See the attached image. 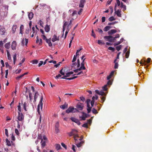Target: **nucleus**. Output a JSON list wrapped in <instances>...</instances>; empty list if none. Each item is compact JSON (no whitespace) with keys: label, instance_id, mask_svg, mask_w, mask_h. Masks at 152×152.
<instances>
[{"label":"nucleus","instance_id":"79ce46f5","mask_svg":"<svg viewBox=\"0 0 152 152\" xmlns=\"http://www.w3.org/2000/svg\"><path fill=\"white\" fill-rule=\"evenodd\" d=\"M38 61L37 60H33L31 61L32 63L33 64H37L38 63Z\"/></svg>","mask_w":152,"mask_h":152},{"label":"nucleus","instance_id":"ddd939ff","mask_svg":"<svg viewBox=\"0 0 152 152\" xmlns=\"http://www.w3.org/2000/svg\"><path fill=\"white\" fill-rule=\"evenodd\" d=\"M59 40V37H57L56 34H55L53 37L52 39V41L53 42H54L56 40Z\"/></svg>","mask_w":152,"mask_h":152},{"label":"nucleus","instance_id":"aec40b11","mask_svg":"<svg viewBox=\"0 0 152 152\" xmlns=\"http://www.w3.org/2000/svg\"><path fill=\"white\" fill-rule=\"evenodd\" d=\"M44 29L46 32H48L50 30V26L47 25L45 26Z\"/></svg>","mask_w":152,"mask_h":152},{"label":"nucleus","instance_id":"6ab92c4d","mask_svg":"<svg viewBox=\"0 0 152 152\" xmlns=\"http://www.w3.org/2000/svg\"><path fill=\"white\" fill-rule=\"evenodd\" d=\"M114 71H112L111 73H110V75L107 76V80H110L112 77L113 75L114 74Z\"/></svg>","mask_w":152,"mask_h":152},{"label":"nucleus","instance_id":"de8ad7c7","mask_svg":"<svg viewBox=\"0 0 152 152\" xmlns=\"http://www.w3.org/2000/svg\"><path fill=\"white\" fill-rule=\"evenodd\" d=\"M82 126L83 127H85V128H88V123H85L83 124L82 125Z\"/></svg>","mask_w":152,"mask_h":152},{"label":"nucleus","instance_id":"4d7b16f0","mask_svg":"<svg viewBox=\"0 0 152 152\" xmlns=\"http://www.w3.org/2000/svg\"><path fill=\"white\" fill-rule=\"evenodd\" d=\"M91 32H92L91 35L93 37H94V38H95L96 37V35H95V34L94 33V30L93 29L92 30Z\"/></svg>","mask_w":152,"mask_h":152},{"label":"nucleus","instance_id":"72a5a7b5","mask_svg":"<svg viewBox=\"0 0 152 152\" xmlns=\"http://www.w3.org/2000/svg\"><path fill=\"white\" fill-rule=\"evenodd\" d=\"M85 59V58H84L82 62L81 63V66L83 67V70H85L86 69V68L84 66V61Z\"/></svg>","mask_w":152,"mask_h":152},{"label":"nucleus","instance_id":"c03bdc74","mask_svg":"<svg viewBox=\"0 0 152 152\" xmlns=\"http://www.w3.org/2000/svg\"><path fill=\"white\" fill-rule=\"evenodd\" d=\"M107 85H105L104 86H103L102 88L103 89V90L104 91H106L107 90Z\"/></svg>","mask_w":152,"mask_h":152},{"label":"nucleus","instance_id":"a18cd8bd","mask_svg":"<svg viewBox=\"0 0 152 152\" xmlns=\"http://www.w3.org/2000/svg\"><path fill=\"white\" fill-rule=\"evenodd\" d=\"M92 113L94 114H97L98 112L96 110L95 108H93L92 110Z\"/></svg>","mask_w":152,"mask_h":152},{"label":"nucleus","instance_id":"774afa93","mask_svg":"<svg viewBox=\"0 0 152 152\" xmlns=\"http://www.w3.org/2000/svg\"><path fill=\"white\" fill-rule=\"evenodd\" d=\"M43 63V61H40L38 65V66L40 67V66L42 65Z\"/></svg>","mask_w":152,"mask_h":152},{"label":"nucleus","instance_id":"39448f33","mask_svg":"<svg viewBox=\"0 0 152 152\" xmlns=\"http://www.w3.org/2000/svg\"><path fill=\"white\" fill-rule=\"evenodd\" d=\"M18 121H22L24 119V116L21 112H18V115L17 117Z\"/></svg>","mask_w":152,"mask_h":152},{"label":"nucleus","instance_id":"b1692460","mask_svg":"<svg viewBox=\"0 0 152 152\" xmlns=\"http://www.w3.org/2000/svg\"><path fill=\"white\" fill-rule=\"evenodd\" d=\"M21 104L23 105V108L24 109V110L25 111H27L26 109V105H27V103L26 102H25L23 103L22 101Z\"/></svg>","mask_w":152,"mask_h":152},{"label":"nucleus","instance_id":"bb28decb","mask_svg":"<svg viewBox=\"0 0 152 152\" xmlns=\"http://www.w3.org/2000/svg\"><path fill=\"white\" fill-rule=\"evenodd\" d=\"M17 28V26L16 25H14L12 26V31L13 33H14L16 31V29Z\"/></svg>","mask_w":152,"mask_h":152},{"label":"nucleus","instance_id":"f03ea898","mask_svg":"<svg viewBox=\"0 0 152 152\" xmlns=\"http://www.w3.org/2000/svg\"><path fill=\"white\" fill-rule=\"evenodd\" d=\"M78 111L75 109L73 107L70 106L66 110V113H75Z\"/></svg>","mask_w":152,"mask_h":152},{"label":"nucleus","instance_id":"0eeeda50","mask_svg":"<svg viewBox=\"0 0 152 152\" xmlns=\"http://www.w3.org/2000/svg\"><path fill=\"white\" fill-rule=\"evenodd\" d=\"M6 31L5 28L0 25V34L1 35H4Z\"/></svg>","mask_w":152,"mask_h":152},{"label":"nucleus","instance_id":"2f4dec72","mask_svg":"<svg viewBox=\"0 0 152 152\" xmlns=\"http://www.w3.org/2000/svg\"><path fill=\"white\" fill-rule=\"evenodd\" d=\"M74 19H73L72 20H71L70 21H69V24L68 25V26H67V30H68V31H69L71 27H69V26H70L72 23V20H73Z\"/></svg>","mask_w":152,"mask_h":152},{"label":"nucleus","instance_id":"8fccbe9b","mask_svg":"<svg viewBox=\"0 0 152 152\" xmlns=\"http://www.w3.org/2000/svg\"><path fill=\"white\" fill-rule=\"evenodd\" d=\"M108 49L109 50H111L113 52L115 50V49L114 48H113L111 47H109L108 48Z\"/></svg>","mask_w":152,"mask_h":152},{"label":"nucleus","instance_id":"7c9ffc66","mask_svg":"<svg viewBox=\"0 0 152 152\" xmlns=\"http://www.w3.org/2000/svg\"><path fill=\"white\" fill-rule=\"evenodd\" d=\"M28 92L29 93V97L30 99V102H31L32 99V94L30 92V91L29 90L28 91Z\"/></svg>","mask_w":152,"mask_h":152},{"label":"nucleus","instance_id":"f704fd0d","mask_svg":"<svg viewBox=\"0 0 152 152\" xmlns=\"http://www.w3.org/2000/svg\"><path fill=\"white\" fill-rule=\"evenodd\" d=\"M10 43L9 42L6 43L4 45V47L6 49H9L10 48Z\"/></svg>","mask_w":152,"mask_h":152},{"label":"nucleus","instance_id":"5701e85b","mask_svg":"<svg viewBox=\"0 0 152 152\" xmlns=\"http://www.w3.org/2000/svg\"><path fill=\"white\" fill-rule=\"evenodd\" d=\"M121 11L119 10H118L117 11L115 12V13L119 17H121Z\"/></svg>","mask_w":152,"mask_h":152},{"label":"nucleus","instance_id":"680f3d73","mask_svg":"<svg viewBox=\"0 0 152 152\" xmlns=\"http://www.w3.org/2000/svg\"><path fill=\"white\" fill-rule=\"evenodd\" d=\"M76 56H75V55L74 56L73 58L72 61V62H74L75 61H76Z\"/></svg>","mask_w":152,"mask_h":152},{"label":"nucleus","instance_id":"f257e3e1","mask_svg":"<svg viewBox=\"0 0 152 152\" xmlns=\"http://www.w3.org/2000/svg\"><path fill=\"white\" fill-rule=\"evenodd\" d=\"M83 137L82 136L80 138H76V136L74 137V140L75 141V144L78 148L81 147L84 143V141L82 140Z\"/></svg>","mask_w":152,"mask_h":152},{"label":"nucleus","instance_id":"423d86ee","mask_svg":"<svg viewBox=\"0 0 152 152\" xmlns=\"http://www.w3.org/2000/svg\"><path fill=\"white\" fill-rule=\"evenodd\" d=\"M75 132H77V131L75 129H73L72 130V131L69 133L68 134H69V135L70 136H71L72 135H74V137L76 136V138H79V136L78 134H76L75 133H74Z\"/></svg>","mask_w":152,"mask_h":152},{"label":"nucleus","instance_id":"0e129e2a","mask_svg":"<svg viewBox=\"0 0 152 152\" xmlns=\"http://www.w3.org/2000/svg\"><path fill=\"white\" fill-rule=\"evenodd\" d=\"M15 133L17 135H19V132L18 130L17 129H15Z\"/></svg>","mask_w":152,"mask_h":152},{"label":"nucleus","instance_id":"1a4fd4ad","mask_svg":"<svg viewBox=\"0 0 152 152\" xmlns=\"http://www.w3.org/2000/svg\"><path fill=\"white\" fill-rule=\"evenodd\" d=\"M104 38L106 40L110 42H113V40H112V36H105L104 37Z\"/></svg>","mask_w":152,"mask_h":152},{"label":"nucleus","instance_id":"bf43d9fd","mask_svg":"<svg viewBox=\"0 0 152 152\" xmlns=\"http://www.w3.org/2000/svg\"><path fill=\"white\" fill-rule=\"evenodd\" d=\"M61 145L64 148L66 149H67V146H66L65 145V144L64 143L62 142L61 143Z\"/></svg>","mask_w":152,"mask_h":152},{"label":"nucleus","instance_id":"5fc2aeb1","mask_svg":"<svg viewBox=\"0 0 152 152\" xmlns=\"http://www.w3.org/2000/svg\"><path fill=\"white\" fill-rule=\"evenodd\" d=\"M25 58H23L22 59V60H21V62L19 63V65H21L24 62V61H25Z\"/></svg>","mask_w":152,"mask_h":152},{"label":"nucleus","instance_id":"cd10ccee","mask_svg":"<svg viewBox=\"0 0 152 152\" xmlns=\"http://www.w3.org/2000/svg\"><path fill=\"white\" fill-rule=\"evenodd\" d=\"M56 148L57 150H59L61 149V145L59 144H57L56 145Z\"/></svg>","mask_w":152,"mask_h":152},{"label":"nucleus","instance_id":"4c0bfd02","mask_svg":"<svg viewBox=\"0 0 152 152\" xmlns=\"http://www.w3.org/2000/svg\"><path fill=\"white\" fill-rule=\"evenodd\" d=\"M94 97H93L92 98V100L91 101V107H93L94 105V102L95 101H94Z\"/></svg>","mask_w":152,"mask_h":152},{"label":"nucleus","instance_id":"e433bc0d","mask_svg":"<svg viewBox=\"0 0 152 152\" xmlns=\"http://www.w3.org/2000/svg\"><path fill=\"white\" fill-rule=\"evenodd\" d=\"M6 140L7 143V145L8 146H11V144L10 141H9L7 139H6Z\"/></svg>","mask_w":152,"mask_h":152},{"label":"nucleus","instance_id":"e2e57ef3","mask_svg":"<svg viewBox=\"0 0 152 152\" xmlns=\"http://www.w3.org/2000/svg\"><path fill=\"white\" fill-rule=\"evenodd\" d=\"M6 67H9V69H11V67L10 65L7 62H6L5 63Z\"/></svg>","mask_w":152,"mask_h":152},{"label":"nucleus","instance_id":"ea45409f","mask_svg":"<svg viewBox=\"0 0 152 152\" xmlns=\"http://www.w3.org/2000/svg\"><path fill=\"white\" fill-rule=\"evenodd\" d=\"M32 29L33 32V34H34L35 35L36 34L37 32V31L35 30V28L34 27H33L32 28Z\"/></svg>","mask_w":152,"mask_h":152},{"label":"nucleus","instance_id":"f3484780","mask_svg":"<svg viewBox=\"0 0 152 152\" xmlns=\"http://www.w3.org/2000/svg\"><path fill=\"white\" fill-rule=\"evenodd\" d=\"M117 32V31L115 29H112L108 32V34L109 35H112Z\"/></svg>","mask_w":152,"mask_h":152},{"label":"nucleus","instance_id":"2eb2a0df","mask_svg":"<svg viewBox=\"0 0 152 152\" xmlns=\"http://www.w3.org/2000/svg\"><path fill=\"white\" fill-rule=\"evenodd\" d=\"M45 41L48 44V45L49 47H51L52 46V43L51 42V38L46 39Z\"/></svg>","mask_w":152,"mask_h":152},{"label":"nucleus","instance_id":"f8f14e48","mask_svg":"<svg viewBox=\"0 0 152 152\" xmlns=\"http://www.w3.org/2000/svg\"><path fill=\"white\" fill-rule=\"evenodd\" d=\"M39 94L38 93L37 91H36L35 93V94L34 96V103L36 102L37 98L38 97V96H39Z\"/></svg>","mask_w":152,"mask_h":152},{"label":"nucleus","instance_id":"4be33fe9","mask_svg":"<svg viewBox=\"0 0 152 152\" xmlns=\"http://www.w3.org/2000/svg\"><path fill=\"white\" fill-rule=\"evenodd\" d=\"M73 74V72H67L66 74V75H64V77H69L70 76V75H72Z\"/></svg>","mask_w":152,"mask_h":152},{"label":"nucleus","instance_id":"603ef678","mask_svg":"<svg viewBox=\"0 0 152 152\" xmlns=\"http://www.w3.org/2000/svg\"><path fill=\"white\" fill-rule=\"evenodd\" d=\"M63 68H62L60 70L59 72L62 75H64L65 73L63 71Z\"/></svg>","mask_w":152,"mask_h":152},{"label":"nucleus","instance_id":"dca6fc26","mask_svg":"<svg viewBox=\"0 0 152 152\" xmlns=\"http://www.w3.org/2000/svg\"><path fill=\"white\" fill-rule=\"evenodd\" d=\"M41 145L42 148H44L46 145L45 141H43V139H41Z\"/></svg>","mask_w":152,"mask_h":152},{"label":"nucleus","instance_id":"a19ab883","mask_svg":"<svg viewBox=\"0 0 152 152\" xmlns=\"http://www.w3.org/2000/svg\"><path fill=\"white\" fill-rule=\"evenodd\" d=\"M115 20V19L113 16H111L109 18L108 20L110 21H112L113 20Z\"/></svg>","mask_w":152,"mask_h":152},{"label":"nucleus","instance_id":"6e6552de","mask_svg":"<svg viewBox=\"0 0 152 152\" xmlns=\"http://www.w3.org/2000/svg\"><path fill=\"white\" fill-rule=\"evenodd\" d=\"M71 120L73 122L77 123L78 125H80V123L79 120L73 117L70 118Z\"/></svg>","mask_w":152,"mask_h":152},{"label":"nucleus","instance_id":"393cba45","mask_svg":"<svg viewBox=\"0 0 152 152\" xmlns=\"http://www.w3.org/2000/svg\"><path fill=\"white\" fill-rule=\"evenodd\" d=\"M83 115L82 117V119L83 120H85L86 118L87 117V114L84 113H83Z\"/></svg>","mask_w":152,"mask_h":152},{"label":"nucleus","instance_id":"a211bd4d","mask_svg":"<svg viewBox=\"0 0 152 152\" xmlns=\"http://www.w3.org/2000/svg\"><path fill=\"white\" fill-rule=\"evenodd\" d=\"M34 14L32 12H30L28 13V18L30 20H31L32 19L33 17Z\"/></svg>","mask_w":152,"mask_h":152},{"label":"nucleus","instance_id":"13d9d810","mask_svg":"<svg viewBox=\"0 0 152 152\" xmlns=\"http://www.w3.org/2000/svg\"><path fill=\"white\" fill-rule=\"evenodd\" d=\"M5 133L6 135L8 137V130L7 129H5Z\"/></svg>","mask_w":152,"mask_h":152},{"label":"nucleus","instance_id":"338daca9","mask_svg":"<svg viewBox=\"0 0 152 152\" xmlns=\"http://www.w3.org/2000/svg\"><path fill=\"white\" fill-rule=\"evenodd\" d=\"M91 107H88V108L87 109V110L88 111V113H89L91 112Z\"/></svg>","mask_w":152,"mask_h":152},{"label":"nucleus","instance_id":"4468645a","mask_svg":"<svg viewBox=\"0 0 152 152\" xmlns=\"http://www.w3.org/2000/svg\"><path fill=\"white\" fill-rule=\"evenodd\" d=\"M85 2V0H81L79 4V7L83 8L84 7V4Z\"/></svg>","mask_w":152,"mask_h":152},{"label":"nucleus","instance_id":"a878e982","mask_svg":"<svg viewBox=\"0 0 152 152\" xmlns=\"http://www.w3.org/2000/svg\"><path fill=\"white\" fill-rule=\"evenodd\" d=\"M112 27L110 26H107L104 27V31H108Z\"/></svg>","mask_w":152,"mask_h":152},{"label":"nucleus","instance_id":"69168bd1","mask_svg":"<svg viewBox=\"0 0 152 152\" xmlns=\"http://www.w3.org/2000/svg\"><path fill=\"white\" fill-rule=\"evenodd\" d=\"M59 123L58 122H57L56 123L55 126V128H59Z\"/></svg>","mask_w":152,"mask_h":152},{"label":"nucleus","instance_id":"864d4df0","mask_svg":"<svg viewBox=\"0 0 152 152\" xmlns=\"http://www.w3.org/2000/svg\"><path fill=\"white\" fill-rule=\"evenodd\" d=\"M76 147L75 145H72V149L75 152L76 151Z\"/></svg>","mask_w":152,"mask_h":152},{"label":"nucleus","instance_id":"9b49d317","mask_svg":"<svg viewBox=\"0 0 152 152\" xmlns=\"http://www.w3.org/2000/svg\"><path fill=\"white\" fill-rule=\"evenodd\" d=\"M16 42L15 41H13L12 43V45H11L12 49L13 50H15L16 49Z\"/></svg>","mask_w":152,"mask_h":152},{"label":"nucleus","instance_id":"7ed1b4c3","mask_svg":"<svg viewBox=\"0 0 152 152\" xmlns=\"http://www.w3.org/2000/svg\"><path fill=\"white\" fill-rule=\"evenodd\" d=\"M43 99V96L42 95L41 98L40 99L39 102V103L37 106V112L39 114V109L40 107H41V108L42 109V105L43 103L42 102V101Z\"/></svg>","mask_w":152,"mask_h":152},{"label":"nucleus","instance_id":"58836bf2","mask_svg":"<svg viewBox=\"0 0 152 152\" xmlns=\"http://www.w3.org/2000/svg\"><path fill=\"white\" fill-rule=\"evenodd\" d=\"M130 53V51H128L126 53L125 55V57L126 58H129Z\"/></svg>","mask_w":152,"mask_h":152},{"label":"nucleus","instance_id":"412c9836","mask_svg":"<svg viewBox=\"0 0 152 152\" xmlns=\"http://www.w3.org/2000/svg\"><path fill=\"white\" fill-rule=\"evenodd\" d=\"M67 107L68 104L66 102H65L64 104L61 105L60 106V107L63 110L64 109L66 108H67Z\"/></svg>","mask_w":152,"mask_h":152},{"label":"nucleus","instance_id":"c85d7f7f","mask_svg":"<svg viewBox=\"0 0 152 152\" xmlns=\"http://www.w3.org/2000/svg\"><path fill=\"white\" fill-rule=\"evenodd\" d=\"M68 24V22L66 21L64 22V24L63 28V31L64 32L65 30V28L66 26Z\"/></svg>","mask_w":152,"mask_h":152},{"label":"nucleus","instance_id":"c9c22d12","mask_svg":"<svg viewBox=\"0 0 152 152\" xmlns=\"http://www.w3.org/2000/svg\"><path fill=\"white\" fill-rule=\"evenodd\" d=\"M116 59H115L114 61V63H115L114 68L115 69H117L118 67V63L116 62Z\"/></svg>","mask_w":152,"mask_h":152},{"label":"nucleus","instance_id":"09e8293b","mask_svg":"<svg viewBox=\"0 0 152 152\" xmlns=\"http://www.w3.org/2000/svg\"><path fill=\"white\" fill-rule=\"evenodd\" d=\"M121 47H122V45H120L119 46L116 47V49L118 51H119V50H121Z\"/></svg>","mask_w":152,"mask_h":152},{"label":"nucleus","instance_id":"20e7f679","mask_svg":"<svg viewBox=\"0 0 152 152\" xmlns=\"http://www.w3.org/2000/svg\"><path fill=\"white\" fill-rule=\"evenodd\" d=\"M76 108L75 109L78 111L77 112H79V110H82L84 107L83 105L80 102H78L76 106Z\"/></svg>","mask_w":152,"mask_h":152},{"label":"nucleus","instance_id":"49530a36","mask_svg":"<svg viewBox=\"0 0 152 152\" xmlns=\"http://www.w3.org/2000/svg\"><path fill=\"white\" fill-rule=\"evenodd\" d=\"M96 31H98V32L100 33V34H102L103 33L102 30L99 28H98L97 29H96Z\"/></svg>","mask_w":152,"mask_h":152},{"label":"nucleus","instance_id":"052dcab7","mask_svg":"<svg viewBox=\"0 0 152 152\" xmlns=\"http://www.w3.org/2000/svg\"><path fill=\"white\" fill-rule=\"evenodd\" d=\"M23 75H22L20 76H18L17 77H16V79L17 80H18L20 79V78H22L23 77Z\"/></svg>","mask_w":152,"mask_h":152},{"label":"nucleus","instance_id":"9d476101","mask_svg":"<svg viewBox=\"0 0 152 152\" xmlns=\"http://www.w3.org/2000/svg\"><path fill=\"white\" fill-rule=\"evenodd\" d=\"M95 92L96 93L101 95V96H105L106 95V94L104 92L102 91H99V90H96L95 91Z\"/></svg>","mask_w":152,"mask_h":152},{"label":"nucleus","instance_id":"3c124183","mask_svg":"<svg viewBox=\"0 0 152 152\" xmlns=\"http://www.w3.org/2000/svg\"><path fill=\"white\" fill-rule=\"evenodd\" d=\"M100 98H101V100L102 102L103 103L105 99V97L104 96H101Z\"/></svg>","mask_w":152,"mask_h":152},{"label":"nucleus","instance_id":"37998d69","mask_svg":"<svg viewBox=\"0 0 152 152\" xmlns=\"http://www.w3.org/2000/svg\"><path fill=\"white\" fill-rule=\"evenodd\" d=\"M121 8H122L124 9V10H126V6L123 4V3L121 2Z\"/></svg>","mask_w":152,"mask_h":152},{"label":"nucleus","instance_id":"6e6d98bb","mask_svg":"<svg viewBox=\"0 0 152 152\" xmlns=\"http://www.w3.org/2000/svg\"><path fill=\"white\" fill-rule=\"evenodd\" d=\"M117 21H115L112 23H109L108 24V25H114L115 24L117 23Z\"/></svg>","mask_w":152,"mask_h":152},{"label":"nucleus","instance_id":"c756f323","mask_svg":"<svg viewBox=\"0 0 152 152\" xmlns=\"http://www.w3.org/2000/svg\"><path fill=\"white\" fill-rule=\"evenodd\" d=\"M7 55L8 59L9 60H10L11 59V55L10 53V52L7 50Z\"/></svg>","mask_w":152,"mask_h":152},{"label":"nucleus","instance_id":"473e14b6","mask_svg":"<svg viewBox=\"0 0 152 152\" xmlns=\"http://www.w3.org/2000/svg\"><path fill=\"white\" fill-rule=\"evenodd\" d=\"M18 112H21V103L20 102L19 103L18 105Z\"/></svg>","mask_w":152,"mask_h":152}]
</instances>
